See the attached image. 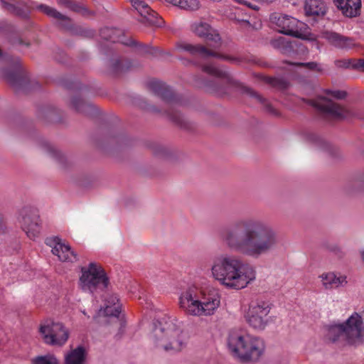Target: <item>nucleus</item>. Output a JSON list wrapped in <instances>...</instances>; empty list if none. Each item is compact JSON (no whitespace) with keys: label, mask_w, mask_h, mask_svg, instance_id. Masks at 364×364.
I'll list each match as a JSON object with an SVG mask.
<instances>
[{"label":"nucleus","mask_w":364,"mask_h":364,"mask_svg":"<svg viewBox=\"0 0 364 364\" xmlns=\"http://www.w3.org/2000/svg\"><path fill=\"white\" fill-rule=\"evenodd\" d=\"M220 238L230 250L254 259L268 254L279 242L272 225L256 218L237 221L232 228L223 231Z\"/></svg>","instance_id":"nucleus-1"},{"label":"nucleus","mask_w":364,"mask_h":364,"mask_svg":"<svg viewBox=\"0 0 364 364\" xmlns=\"http://www.w3.org/2000/svg\"><path fill=\"white\" fill-rule=\"evenodd\" d=\"M210 270L211 277L228 289H243L256 279L255 268L232 255L214 257Z\"/></svg>","instance_id":"nucleus-2"},{"label":"nucleus","mask_w":364,"mask_h":364,"mask_svg":"<svg viewBox=\"0 0 364 364\" xmlns=\"http://www.w3.org/2000/svg\"><path fill=\"white\" fill-rule=\"evenodd\" d=\"M221 296L212 287L191 285L183 289L178 296V307L186 315L210 316L220 306Z\"/></svg>","instance_id":"nucleus-3"},{"label":"nucleus","mask_w":364,"mask_h":364,"mask_svg":"<svg viewBox=\"0 0 364 364\" xmlns=\"http://www.w3.org/2000/svg\"><path fill=\"white\" fill-rule=\"evenodd\" d=\"M151 339L154 346L161 352L176 354L186 346V340L180 322L164 316L154 323Z\"/></svg>","instance_id":"nucleus-4"},{"label":"nucleus","mask_w":364,"mask_h":364,"mask_svg":"<svg viewBox=\"0 0 364 364\" xmlns=\"http://www.w3.org/2000/svg\"><path fill=\"white\" fill-rule=\"evenodd\" d=\"M192 32L197 36L204 38L208 41L214 43L213 48H208L203 45H193L187 42H178L176 43L173 51L176 53L186 52L193 56L203 58L215 57L224 60L235 62L237 60L229 55L220 54L216 49L220 45V37L218 33L208 23L203 21L195 22L191 25Z\"/></svg>","instance_id":"nucleus-5"},{"label":"nucleus","mask_w":364,"mask_h":364,"mask_svg":"<svg viewBox=\"0 0 364 364\" xmlns=\"http://www.w3.org/2000/svg\"><path fill=\"white\" fill-rule=\"evenodd\" d=\"M325 338L332 343L359 345L364 342V324L361 314L354 312L343 323H332L323 327Z\"/></svg>","instance_id":"nucleus-6"},{"label":"nucleus","mask_w":364,"mask_h":364,"mask_svg":"<svg viewBox=\"0 0 364 364\" xmlns=\"http://www.w3.org/2000/svg\"><path fill=\"white\" fill-rule=\"evenodd\" d=\"M228 346L233 356L244 362L257 361L265 350L262 338L239 331L230 333Z\"/></svg>","instance_id":"nucleus-7"},{"label":"nucleus","mask_w":364,"mask_h":364,"mask_svg":"<svg viewBox=\"0 0 364 364\" xmlns=\"http://www.w3.org/2000/svg\"><path fill=\"white\" fill-rule=\"evenodd\" d=\"M108 285L109 279L100 264L90 262L80 267L78 286L82 291L94 294L105 290Z\"/></svg>","instance_id":"nucleus-8"},{"label":"nucleus","mask_w":364,"mask_h":364,"mask_svg":"<svg viewBox=\"0 0 364 364\" xmlns=\"http://www.w3.org/2000/svg\"><path fill=\"white\" fill-rule=\"evenodd\" d=\"M346 93L340 90H325L323 95L311 100V105L328 117L333 119H346L353 115V111L334 102L333 99H343Z\"/></svg>","instance_id":"nucleus-9"},{"label":"nucleus","mask_w":364,"mask_h":364,"mask_svg":"<svg viewBox=\"0 0 364 364\" xmlns=\"http://www.w3.org/2000/svg\"><path fill=\"white\" fill-rule=\"evenodd\" d=\"M271 305L264 300H253L242 307V316L246 323L257 331L264 330L270 321Z\"/></svg>","instance_id":"nucleus-10"},{"label":"nucleus","mask_w":364,"mask_h":364,"mask_svg":"<svg viewBox=\"0 0 364 364\" xmlns=\"http://www.w3.org/2000/svg\"><path fill=\"white\" fill-rule=\"evenodd\" d=\"M270 20L280 33L302 39H314V36L309 33L307 25L295 18L282 14H273Z\"/></svg>","instance_id":"nucleus-11"},{"label":"nucleus","mask_w":364,"mask_h":364,"mask_svg":"<svg viewBox=\"0 0 364 364\" xmlns=\"http://www.w3.org/2000/svg\"><path fill=\"white\" fill-rule=\"evenodd\" d=\"M40 333L46 343L60 346L64 345L69 337L68 330L61 323L51 320L41 323Z\"/></svg>","instance_id":"nucleus-12"},{"label":"nucleus","mask_w":364,"mask_h":364,"mask_svg":"<svg viewBox=\"0 0 364 364\" xmlns=\"http://www.w3.org/2000/svg\"><path fill=\"white\" fill-rule=\"evenodd\" d=\"M18 220L28 237L34 240L39 236L41 230V220L36 211L25 208L21 210Z\"/></svg>","instance_id":"nucleus-13"},{"label":"nucleus","mask_w":364,"mask_h":364,"mask_svg":"<svg viewBox=\"0 0 364 364\" xmlns=\"http://www.w3.org/2000/svg\"><path fill=\"white\" fill-rule=\"evenodd\" d=\"M46 244L52 248V253L57 256L58 259L63 262L74 263L78 261V255L70 245L63 242L58 237H48Z\"/></svg>","instance_id":"nucleus-14"},{"label":"nucleus","mask_w":364,"mask_h":364,"mask_svg":"<svg viewBox=\"0 0 364 364\" xmlns=\"http://www.w3.org/2000/svg\"><path fill=\"white\" fill-rule=\"evenodd\" d=\"M202 70L207 74L213 76L220 84V87H215L214 90L220 94L225 93L223 87H235L237 83L232 80L230 74L225 70L217 67L214 63L208 62L201 65Z\"/></svg>","instance_id":"nucleus-15"},{"label":"nucleus","mask_w":364,"mask_h":364,"mask_svg":"<svg viewBox=\"0 0 364 364\" xmlns=\"http://www.w3.org/2000/svg\"><path fill=\"white\" fill-rule=\"evenodd\" d=\"M323 288L326 290H332L343 287L347 284L346 275L335 272H326L318 276Z\"/></svg>","instance_id":"nucleus-16"},{"label":"nucleus","mask_w":364,"mask_h":364,"mask_svg":"<svg viewBox=\"0 0 364 364\" xmlns=\"http://www.w3.org/2000/svg\"><path fill=\"white\" fill-rule=\"evenodd\" d=\"M335 5L348 17H355L360 14L361 0H334Z\"/></svg>","instance_id":"nucleus-17"},{"label":"nucleus","mask_w":364,"mask_h":364,"mask_svg":"<svg viewBox=\"0 0 364 364\" xmlns=\"http://www.w3.org/2000/svg\"><path fill=\"white\" fill-rule=\"evenodd\" d=\"M121 312V304L116 295H109L105 301L104 309L100 310V315L118 316Z\"/></svg>","instance_id":"nucleus-18"},{"label":"nucleus","mask_w":364,"mask_h":364,"mask_svg":"<svg viewBox=\"0 0 364 364\" xmlns=\"http://www.w3.org/2000/svg\"><path fill=\"white\" fill-rule=\"evenodd\" d=\"M100 36L102 38H105L112 42H119L127 46H133L134 42L133 40L129 39L128 41L124 40V36L122 31L117 28H105L101 30Z\"/></svg>","instance_id":"nucleus-19"},{"label":"nucleus","mask_w":364,"mask_h":364,"mask_svg":"<svg viewBox=\"0 0 364 364\" xmlns=\"http://www.w3.org/2000/svg\"><path fill=\"white\" fill-rule=\"evenodd\" d=\"M322 37L338 48H350L354 45L353 41L332 31H325Z\"/></svg>","instance_id":"nucleus-20"},{"label":"nucleus","mask_w":364,"mask_h":364,"mask_svg":"<svg viewBox=\"0 0 364 364\" xmlns=\"http://www.w3.org/2000/svg\"><path fill=\"white\" fill-rule=\"evenodd\" d=\"M304 10L306 16H322L326 13V7L322 0H306Z\"/></svg>","instance_id":"nucleus-21"},{"label":"nucleus","mask_w":364,"mask_h":364,"mask_svg":"<svg viewBox=\"0 0 364 364\" xmlns=\"http://www.w3.org/2000/svg\"><path fill=\"white\" fill-rule=\"evenodd\" d=\"M87 354L85 348L80 346L65 355V364H84Z\"/></svg>","instance_id":"nucleus-22"},{"label":"nucleus","mask_w":364,"mask_h":364,"mask_svg":"<svg viewBox=\"0 0 364 364\" xmlns=\"http://www.w3.org/2000/svg\"><path fill=\"white\" fill-rule=\"evenodd\" d=\"M167 3L189 11H195L200 9L199 0H164Z\"/></svg>","instance_id":"nucleus-23"},{"label":"nucleus","mask_w":364,"mask_h":364,"mask_svg":"<svg viewBox=\"0 0 364 364\" xmlns=\"http://www.w3.org/2000/svg\"><path fill=\"white\" fill-rule=\"evenodd\" d=\"M151 87L154 92L163 99L170 100L172 98L173 92L166 84L159 81H154L151 83Z\"/></svg>","instance_id":"nucleus-24"},{"label":"nucleus","mask_w":364,"mask_h":364,"mask_svg":"<svg viewBox=\"0 0 364 364\" xmlns=\"http://www.w3.org/2000/svg\"><path fill=\"white\" fill-rule=\"evenodd\" d=\"M37 9L43 12V14H46L47 16L52 17L57 21L65 22V23L69 21V19L57 11L55 9L44 4H41L37 6Z\"/></svg>","instance_id":"nucleus-25"},{"label":"nucleus","mask_w":364,"mask_h":364,"mask_svg":"<svg viewBox=\"0 0 364 364\" xmlns=\"http://www.w3.org/2000/svg\"><path fill=\"white\" fill-rule=\"evenodd\" d=\"M338 66L352 68L353 69L364 72V59H350L340 62Z\"/></svg>","instance_id":"nucleus-26"},{"label":"nucleus","mask_w":364,"mask_h":364,"mask_svg":"<svg viewBox=\"0 0 364 364\" xmlns=\"http://www.w3.org/2000/svg\"><path fill=\"white\" fill-rule=\"evenodd\" d=\"M33 364H58V360L52 355L38 356L33 360Z\"/></svg>","instance_id":"nucleus-27"},{"label":"nucleus","mask_w":364,"mask_h":364,"mask_svg":"<svg viewBox=\"0 0 364 364\" xmlns=\"http://www.w3.org/2000/svg\"><path fill=\"white\" fill-rule=\"evenodd\" d=\"M245 91L249 94L250 96H252L255 97L259 102L264 104L269 111L272 112V107L271 106L267 103V100L264 99L262 96H260L259 94L251 90L250 88L245 87Z\"/></svg>","instance_id":"nucleus-28"},{"label":"nucleus","mask_w":364,"mask_h":364,"mask_svg":"<svg viewBox=\"0 0 364 364\" xmlns=\"http://www.w3.org/2000/svg\"><path fill=\"white\" fill-rule=\"evenodd\" d=\"M297 68H305L308 70L320 71L321 68L319 65L316 63H291Z\"/></svg>","instance_id":"nucleus-29"},{"label":"nucleus","mask_w":364,"mask_h":364,"mask_svg":"<svg viewBox=\"0 0 364 364\" xmlns=\"http://www.w3.org/2000/svg\"><path fill=\"white\" fill-rule=\"evenodd\" d=\"M139 49L142 53H149V54L154 55H158V53L159 52V50H158V49L154 48H151V47H149L146 46H141Z\"/></svg>","instance_id":"nucleus-30"},{"label":"nucleus","mask_w":364,"mask_h":364,"mask_svg":"<svg viewBox=\"0 0 364 364\" xmlns=\"http://www.w3.org/2000/svg\"><path fill=\"white\" fill-rule=\"evenodd\" d=\"M73 104L77 111L81 112V105H84L85 103L80 99H75L73 100Z\"/></svg>","instance_id":"nucleus-31"},{"label":"nucleus","mask_w":364,"mask_h":364,"mask_svg":"<svg viewBox=\"0 0 364 364\" xmlns=\"http://www.w3.org/2000/svg\"><path fill=\"white\" fill-rule=\"evenodd\" d=\"M236 2L239 3L240 4H243V5H245L246 6L253 9V10H257L258 9V7L255 5H253L249 2H247V1H245V0H235Z\"/></svg>","instance_id":"nucleus-32"},{"label":"nucleus","mask_w":364,"mask_h":364,"mask_svg":"<svg viewBox=\"0 0 364 364\" xmlns=\"http://www.w3.org/2000/svg\"><path fill=\"white\" fill-rule=\"evenodd\" d=\"M6 230V225L3 215L0 213V234L4 233Z\"/></svg>","instance_id":"nucleus-33"},{"label":"nucleus","mask_w":364,"mask_h":364,"mask_svg":"<svg viewBox=\"0 0 364 364\" xmlns=\"http://www.w3.org/2000/svg\"><path fill=\"white\" fill-rule=\"evenodd\" d=\"M124 68H123V66H122V62L121 60L117 61L115 65H114V70L116 72H118V71L122 70Z\"/></svg>","instance_id":"nucleus-34"},{"label":"nucleus","mask_w":364,"mask_h":364,"mask_svg":"<svg viewBox=\"0 0 364 364\" xmlns=\"http://www.w3.org/2000/svg\"><path fill=\"white\" fill-rule=\"evenodd\" d=\"M235 21H237L238 23H241L242 26L247 27V26H250V24L249 23V21L246 19H239V18H235Z\"/></svg>","instance_id":"nucleus-35"},{"label":"nucleus","mask_w":364,"mask_h":364,"mask_svg":"<svg viewBox=\"0 0 364 364\" xmlns=\"http://www.w3.org/2000/svg\"><path fill=\"white\" fill-rule=\"evenodd\" d=\"M170 117L171 118L172 120H173L174 122H177V123H179V117L177 116V114H170Z\"/></svg>","instance_id":"nucleus-36"},{"label":"nucleus","mask_w":364,"mask_h":364,"mask_svg":"<svg viewBox=\"0 0 364 364\" xmlns=\"http://www.w3.org/2000/svg\"><path fill=\"white\" fill-rule=\"evenodd\" d=\"M361 316L363 317V320L364 321V310L362 311Z\"/></svg>","instance_id":"nucleus-37"}]
</instances>
